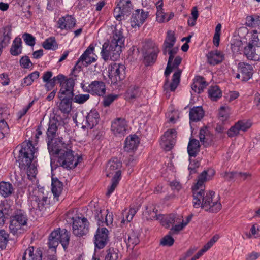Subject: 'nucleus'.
<instances>
[{
	"instance_id": "obj_1",
	"label": "nucleus",
	"mask_w": 260,
	"mask_h": 260,
	"mask_svg": "<svg viewBox=\"0 0 260 260\" xmlns=\"http://www.w3.org/2000/svg\"><path fill=\"white\" fill-rule=\"evenodd\" d=\"M192 196L194 208L201 207L205 211L211 213H217L221 209L219 197L216 196L215 192L212 191H205L204 189L196 190Z\"/></svg>"
},
{
	"instance_id": "obj_2",
	"label": "nucleus",
	"mask_w": 260,
	"mask_h": 260,
	"mask_svg": "<svg viewBox=\"0 0 260 260\" xmlns=\"http://www.w3.org/2000/svg\"><path fill=\"white\" fill-rule=\"evenodd\" d=\"M124 41L122 31L115 28L113 31L112 37L110 40L103 45L101 51L103 58L105 60L109 58L114 60L119 58Z\"/></svg>"
},
{
	"instance_id": "obj_3",
	"label": "nucleus",
	"mask_w": 260,
	"mask_h": 260,
	"mask_svg": "<svg viewBox=\"0 0 260 260\" xmlns=\"http://www.w3.org/2000/svg\"><path fill=\"white\" fill-rule=\"evenodd\" d=\"M35 147L31 141L24 142L22 143L21 148L19 151V154L16 158L17 162H19L20 169H27L28 176H34L37 168L32 164L34 157Z\"/></svg>"
},
{
	"instance_id": "obj_4",
	"label": "nucleus",
	"mask_w": 260,
	"mask_h": 260,
	"mask_svg": "<svg viewBox=\"0 0 260 260\" xmlns=\"http://www.w3.org/2000/svg\"><path fill=\"white\" fill-rule=\"evenodd\" d=\"M64 143L62 141H59V143L55 146L58 149L56 151H49L52 155H57V162L60 166L67 169L75 168L78 165L80 158L77 160L74 154V152L70 149L65 148Z\"/></svg>"
},
{
	"instance_id": "obj_5",
	"label": "nucleus",
	"mask_w": 260,
	"mask_h": 260,
	"mask_svg": "<svg viewBox=\"0 0 260 260\" xmlns=\"http://www.w3.org/2000/svg\"><path fill=\"white\" fill-rule=\"evenodd\" d=\"M69 232L66 229H58L50 234L48 245L49 249H51L53 252H55L59 243H60L63 248L66 249L69 245Z\"/></svg>"
},
{
	"instance_id": "obj_6",
	"label": "nucleus",
	"mask_w": 260,
	"mask_h": 260,
	"mask_svg": "<svg viewBox=\"0 0 260 260\" xmlns=\"http://www.w3.org/2000/svg\"><path fill=\"white\" fill-rule=\"evenodd\" d=\"M58 122L55 119L50 120L48 123V127L46 132L47 142L49 151H56L55 146L61 139H56V132L58 129Z\"/></svg>"
},
{
	"instance_id": "obj_7",
	"label": "nucleus",
	"mask_w": 260,
	"mask_h": 260,
	"mask_svg": "<svg viewBox=\"0 0 260 260\" xmlns=\"http://www.w3.org/2000/svg\"><path fill=\"white\" fill-rule=\"evenodd\" d=\"M144 61L147 66L153 63L156 60L159 50L156 44L151 40L145 42L142 48Z\"/></svg>"
},
{
	"instance_id": "obj_8",
	"label": "nucleus",
	"mask_w": 260,
	"mask_h": 260,
	"mask_svg": "<svg viewBox=\"0 0 260 260\" xmlns=\"http://www.w3.org/2000/svg\"><path fill=\"white\" fill-rule=\"evenodd\" d=\"M133 9L130 0H120L114 10V16L117 20L121 21L128 16Z\"/></svg>"
},
{
	"instance_id": "obj_9",
	"label": "nucleus",
	"mask_w": 260,
	"mask_h": 260,
	"mask_svg": "<svg viewBox=\"0 0 260 260\" xmlns=\"http://www.w3.org/2000/svg\"><path fill=\"white\" fill-rule=\"evenodd\" d=\"M125 67L124 65L114 63L108 68L109 77L112 83H116L123 79L125 77Z\"/></svg>"
},
{
	"instance_id": "obj_10",
	"label": "nucleus",
	"mask_w": 260,
	"mask_h": 260,
	"mask_svg": "<svg viewBox=\"0 0 260 260\" xmlns=\"http://www.w3.org/2000/svg\"><path fill=\"white\" fill-rule=\"evenodd\" d=\"M89 223L85 217H77L73 220V232L78 237L87 234L89 231Z\"/></svg>"
},
{
	"instance_id": "obj_11",
	"label": "nucleus",
	"mask_w": 260,
	"mask_h": 260,
	"mask_svg": "<svg viewBox=\"0 0 260 260\" xmlns=\"http://www.w3.org/2000/svg\"><path fill=\"white\" fill-rule=\"evenodd\" d=\"M121 167L122 164L117 158H114L109 160L106 167L107 177L121 178Z\"/></svg>"
},
{
	"instance_id": "obj_12",
	"label": "nucleus",
	"mask_w": 260,
	"mask_h": 260,
	"mask_svg": "<svg viewBox=\"0 0 260 260\" xmlns=\"http://www.w3.org/2000/svg\"><path fill=\"white\" fill-rule=\"evenodd\" d=\"M177 132L175 129L167 130L161 137L160 145L166 151L170 150L175 143Z\"/></svg>"
},
{
	"instance_id": "obj_13",
	"label": "nucleus",
	"mask_w": 260,
	"mask_h": 260,
	"mask_svg": "<svg viewBox=\"0 0 260 260\" xmlns=\"http://www.w3.org/2000/svg\"><path fill=\"white\" fill-rule=\"evenodd\" d=\"M108 230L106 228H99L94 235V243L95 249L103 248L109 241Z\"/></svg>"
},
{
	"instance_id": "obj_14",
	"label": "nucleus",
	"mask_w": 260,
	"mask_h": 260,
	"mask_svg": "<svg viewBox=\"0 0 260 260\" xmlns=\"http://www.w3.org/2000/svg\"><path fill=\"white\" fill-rule=\"evenodd\" d=\"M127 121L124 118H117L111 124V131L116 136H123L126 133L127 130Z\"/></svg>"
},
{
	"instance_id": "obj_15",
	"label": "nucleus",
	"mask_w": 260,
	"mask_h": 260,
	"mask_svg": "<svg viewBox=\"0 0 260 260\" xmlns=\"http://www.w3.org/2000/svg\"><path fill=\"white\" fill-rule=\"evenodd\" d=\"M60 83V89L58 95H66L70 98H73L74 94V87L75 85V82L73 78H70L62 79Z\"/></svg>"
},
{
	"instance_id": "obj_16",
	"label": "nucleus",
	"mask_w": 260,
	"mask_h": 260,
	"mask_svg": "<svg viewBox=\"0 0 260 260\" xmlns=\"http://www.w3.org/2000/svg\"><path fill=\"white\" fill-rule=\"evenodd\" d=\"M148 16V12L143 9H137L133 13L131 18V26L133 28L140 27Z\"/></svg>"
},
{
	"instance_id": "obj_17",
	"label": "nucleus",
	"mask_w": 260,
	"mask_h": 260,
	"mask_svg": "<svg viewBox=\"0 0 260 260\" xmlns=\"http://www.w3.org/2000/svg\"><path fill=\"white\" fill-rule=\"evenodd\" d=\"M84 90L93 95L103 96L106 93L105 84L101 81H94L86 87Z\"/></svg>"
},
{
	"instance_id": "obj_18",
	"label": "nucleus",
	"mask_w": 260,
	"mask_h": 260,
	"mask_svg": "<svg viewBox=\"0 0 260 260\" xmlns=\"http://www.w3.org/2000/svg\"><path fill=\"white\" fill-rule=\"evenodd\" d=\"M94 49V47L93 45L90 44L83 54L80 56L76 63V66H78L79 67H81L82 65L87 66L95 61V57L90 56V55L93 53Z\"/></svg>"
},
{
	"instance_id": "obj_19",
	"label": "nucleus",
	"mask_w": 260,
	"mask_h": 260,
	"mask_svg": "<svg viewBox=\"0 0 260 260\" xmlns=\"http://www.w3.org/2000/svg\"><path fill=\"white\" fill-rule=\"evenodd\" d=\"M243 53L249 60H260V46H254L248 44L244 47Z\"/></svg>"
},
{
	"instance_id": "obj_20",
	"label": "nucleus",
	"mask_w": 260,
	"mask_h": 260,
	"mask_svg": "<svg viewBox=\"0 0 260 260\" xmlns=\"http://www.w3.org/2000/svg\"><path fill=\"white\" fill-rule=\"evenodd\" d=\"M238 69L242 76L243 81H247L251 78L253 73V69L251 64L244 62H239L238 65Z\"/></svg>"
},
{
	"instance_id": "obj_21",
	"label": "nucleus",
	"mask_w": 260,
	"mask_h": 260,
	"mask_svg": "<svg viewBox=\"0 0 260 260\" xmlns=\"http://www.w3.org/2000/svg\"><path fill=\"white\" fill-rule=\"evenodd\" d=\"M57 28L63 29H70L75 27L76 25V20L74 17L71 15L60 18L57 22Z\"/></svg>"
},
{
	"instance_id": "obj_22",
	"label": "nucleus",
	"mask_w": 260,
	"mask_h": 260,
	"mask_svg": "<svg viewBox=\"0 0 260 260\" xmlns=\"http://www.w3.org/2000/svg\"><path fill=\"white\" fill-rule=\"evenodd\" d=\"M181 72L182 71L178 69L176 72H175L172 76V82L170 85H169L168 83V79L166 80L164 86V90L166 91V96H169V94L168 95V93H169L168 88L169 87H170V90L171 91H174L176 89L180 82Z\"/></svg>"
},
{
	"instance_id": "obj_23",
	"label": "nucleus",
	"mask_w": 260,
	"mask_h": 260,
	"mask_svg": "<svg viewBox=\"0 0 260 260\" xmlns=\"http://www.w3.org/2000/svg\"><path fill=\"white\" fill-rule=\"evenodd\" d=\"M42 249L37 248L35 250L34 247H28L25 250L23 255V260H42Z\"/></svg>"
},
{
	"instance_id": "obj_24",
	"label": "nucleus",
	"mask_w": 260,
	"mask_h": 260,
	"mask_svg": "<svg viewBox=\"0 0 260 260\" xmlns=\"http://www.w3.org/2000/svg\"><path fill=\"white\" fill-rule=\"evenodd\" d=\"M11 27L6 26L0 30V47L3 48L10 42L11 35Z\"/></svg>"
},
{
	"instance_id": "obj_25",
	"label": "nucleus",
	"mask_w": 260,
	"mask_h": 260,
	"mask_svg": "<svg viewBox=\"0 0 260 260\" xmlns=\"http://www.w3.org/2000/svg\"><path fill=\"white\" fill-rule=\"evenodd\" d=\"M61 102L59 103V109L63 113H69L72 110V102L73 98L66 95H58Z\"/></svg>"
},
{
	"instance_id": "obj_26",
	"label": "nucleus",
	"mask_w": 260,
	"mask_h": 260,
	"mask_svg": "<svg viewBox=\"0 0 260 260\" xmlns=\"http://www.w3.org/2000/svg\"><path fill=\"white\" fill-rule=\"evenodd\" d=\"M207 56L208 63L213 66L221 63L224 59V55L218 50L212 51Z\"/></svg>"
},
{
	"instance_id": "obj_27",
	"label": "nucleus",
	"mask_w": 260,
	"mask_h": 260,
	"mask_svg": "<svg viewBox=\"0 0 260 260\" xmlns=\"http://www.w3.org/2000/svg\"><path fill=\"white\" fill-rule=\"evenodd\" d=\"M99 118L98 111L95 109H91L86 117V126L92 129L98 124Z\"/></svg>"
},
{
	"instance_id": "obj_28",
	"label": "nucleus",
	"mask_w": 260,
	"mask_h": 260,
	"mask_svg": "<svg viewBox=\"0 0 260 260\" xmlns=\"http://www.w3.org/2000/svg\"><path fill=\"white\" fill-rule=\"evenodd\" d=\"M139 144L138 137L136 135L127 137L125 141L124 150L126 151L129 152L136 150Z\"/></svg>"
},
{
	"instance_id": "obj_29",
	"label": "nucleus",
	"mask_w": 260,
	"mask_h": 260,
	"mask_svg": "<svg viewBox=\"0 0 260 260\" xmlns=\"http://www.w3.org/2000/svg\"><path fill=\"white\" fill-rule=\"evenodd\" d=\"M183 217L178 214H170L163 221V225L167 229L182 222Z\"/></svg>"
},
{
	"instance_id": "obj_30",
	"label": "nucleus",
	"mask_w": 260,
	"mask_h": 260,
	"mask_svg": "<svg viewBox=\"0 0 260 260\" xmlns=\"http://www.w3.org/2000/svg\"><path fill=\"white\" fill-rule=\"evenodd\" d=\"M200 142L195 139H190L188 146L187 152L190 157H196L200 151Z\"/></svg>"
},
{
	"instance_id": "obj_31",
	"label": "nucleus",
	"mask_w": 260,
	"mask_h": 260,
	"mask_svg": "<svg viewBox=\"0 0 260 260\" xmlns=\"http://www.w3.org/2000/svg\"><path fill=\"white\" fill-rule=\"evenodd\" d=\"M125 241L128 248L133 249L134 246L140 242L139 233L137 232L132 231L128 235L127 239H125Z\"/></svg>"
},
{
	"instance_id": "obj_32",
	"label": "nucleus",
	"mask_w": 260,
	"mask_h": 260,
	"mask_svg": "<svg viewBox=\"0 0 260 260\" xmlns=\"http://www.w3.org/2000/svg\"><path fill=\"white\" fill-rule=\"evenodd\" d=\"M204 111L201 107H194L189 111V118L192 121H198L204 116Z\"/></svg>"
},
{
	"instance_id": "obj_33",
	"label": "nucleus",
	"mask_w": 260,
	"mask_h": 260,
	"mask_svg": "<svg viewBox=\"0 0 260 260\" xmlns=\"http://www.w3.org/2000/svg\"><path fill=\"white\" fill-rule=\"evenodd\" d=\"M249 176H250L249 173L237 172H225L222 174L223 177L228 181H232L236 178H241L245 180Z\"/></svg>"
},
{
	"instance_id": "obj_34",
	"label": "nucleus",
	"mask_w": 260,
	"mask_h": 260,
	"mask_svg": "<svg viewBox=\"0 0 260 260\" xmlns=\"http://www.w3.org/2000/svg\"><path fill=\"white\" fill-rule=\"evenodd\" d=\"M51 190L56 198H58L63 189V184L56 178H52Z\"/></svg>"
},
{
	"instance_id": "obj_35",
	"label": "nucleus",
	"mask_w": 260,
	"mask_h": 260,
	"mask_svg": "<svg viewBox=\"0 0 260 260\" xmlns=\"http://www.w3.org/2000/svg\"><path fill=\"white\" fill-rule=\"evenodd\" d=\"M13 192L14 188L11 183L4 181L0 183V194L3 197H8Z\"/></svg>"
},
{
	"instance_id": "obj_36",
	"label": "nucleus",
	"mask_w": 260,
	"mask_h": 260,
	"mask_svg": "<svg viewBox=\"0 0 260 260\" xmlns=\"http://www.w3.org/2000/svg\"><path fill=\"white\" fill-rule=\"evenodd\" d=\"M22 40L20 38H16L13 41L10 49V53L12 55L17 56L22 52Z\"/></svg>"
},
{
	"instance_id": "obj_37",
	"label": "nucleus",
	"mask_w": 260,
	"mask_h": 260,
	"mask_svg": "<svg viewBox=\"0 0 260 260\" xmlns=\"http://www.w3.org/2000/svg\"><path fill=\"white\" fill-rule=\"evenodd\" d=\"M208 94L212 101H217L221 97L222 92L218 86H214L208 89Z\"/></svg>"
},
{
	"instance_id": "obj_38",
	"label": "nucleus",
	"mask_w": 260,
	"mask_h": 260,
	"mask_svg": "<svg viewBox=\"0 0 260 260\" xmlns=\"http://www.w3.org/2000/svg\"><path fill=\"white\" fill-rule=\"evenodd\" d=\"M207 171H204L199 176L198 180L197 183L192 188V193L195 190H200L201 189H203V184L204 182L207 180Z\"/></svg>"
},
{
	"instance_id": "obj_39",
	"label": "nucleus",
	"mask_w": 260,
	"mask_h": 260,
	"mask_svg": "<svg viewBox=\"0 0 260 260\" xmlns=\"http://www.w3.org/2000/svg\"><path fill=\"white\" fill-rule=\"evenodd\" d=\"M119 255V253L118 249L110 248L106 250L105 260H118Z\"/></svg>"
},
{
	"instance_id": "obj_40",
	"label": "nucleus",
	"mask_w": 260,
	"mask_h": 260,
	"mask_svg": "<svg viewBox=\"0 0 260 260\" xmlns=\"http://www.w3.org/2000/svg\"><path fill=\"white\" fill-rule=\"evenodd\" d=\"M137 211V209L135 208H131L128 211L126 210L122 212L123 219L121 221V223H124L125 220L127 222H130L133 219Z\"/></svg>"
},
{
	"instance_id": "obj_41",
	"label": "nucleus",
	"mask_w": 260,
	"mask_h": 260,
	"mask_svg": "<svg viewBox=\"0 0 260 260\" xmlns=\"http://www.w3.org/2000/svg\"><path fill=\"white\" fill-rule=\"evenodd\" d=\"M42 46L46 50H55L57 48V44L54 37H50L42 43Z\"/></svg>"
},
{
	"instance_id": "obj_42",
	"label": "nucleus",
	"mask_w": 260,
	"mask_h": 260,
	"mask_svg": "<svg viewBox=\"0 0 260 260\" xmlns=\"http://www.w3.org/2000/svg\"><path fill=\"white\" fill-rule=\"evenodd\" d=\"M23 225L20 224V223L15 220V219H12L9 229L11 233L13 235L18 234L21 233V227Z\"/></svg>"
},
{
	"instance_id": "obj_43",
	"label": "nucleus",
	"mask_w": 260,
	"mask_h": 260,
	"mask_svg": "<svg viewBox=\"0 0 260 260\" xmlns=\"http://www.w3.org/2000/svg\"><path fill=\"white\" fill-rule=\"evenodd\" d=\"M140 95V89L136 86H131L127 91V96L128 98L133 99Z\"/></svg>"
},
{
	"instance_id": "obj_44",
	"label": "nucleus",
	"mask_w": 260,
	"mask_h": 260,
	"mask_svg": "<svg viewBox=\"0 0 260 260\" xmlns=\"http://www.w3.org/2000/svg\"><path fill=\"white\" fill-rule=\"evenodd\" d=\"M187 224V222H184L183 219L182 222L180 223H177L172 226L169 232L170 234H178L180 231L183 230V229Z\"/></svg>"
},
{
	"instance_id": "obj_45",
	"label": "nucleus",
	"mask_w": 260,
	"mask_h": 260,
	"mask_svg": "<svg viewBox=\"0 0 260 260\" xmlns=\"http://www.w3.org/2000/svg\"><path fill=\"white\" fill-rule=\"evenodd\" d=\"M12 219H15L20 222V224L24 225L26 224L27 220L26 215L21 210L17 211Z\"/></svg>"
},
{
	"instance_id": "obj_46",
	"label": "nucleus",
	"mask_w": 260,
	"mask_h": 260,
	"mask_svg": "<svg viewBox=\"0 0 260 260\" xmlns=\"http://www.w3.org/2000/svg\"><path fill=\"white\" fill-rule=\"evenodd\" d=\"M108 210L106 211H102L100 210H96L95 215V219L97 220V223L99 226L103 225V223H105V217L106 215V213L107 212Z\"/></svg>"
},
{
	"instance_id": "obj_47",
	"label": "nucleus",
	"mask_w": 260,
	"mask_h": 260,
	"mask_svg": "<svg viewBox=\"0 0 260 260\" xmlns=\"http://www.w3.org/2000/svg\"><path fill=\"white\" fill-rule=\"evenodd\" d=\"M229 112L230 107L228 106L224 105L220 107L219 115L221 121H224L228 119L229 116Z\"/></svg>"
},
{
	"instance_id": "obj_48",
	"label": "nucleus",
	"mask_w": 260,
	"mask_h": 260,
	"mask_svg": "<svg viewBox=\"0 0 260 260\" xmlns=\"http://www.w3.org/2000/svg\"><path fill=\"white\" fill-rule=\"evenodd\" d=\"M208 134L209 131L206 128H203L200 131V140L204 145L208 144Z\"/></svg>"
},
{
	"instance_id": "obj_49",
	"label": "nucleus",
	"mask_w": 260,
	"mask_h": 260,
	"mask_svg": "<svg viewBox=\"0 0 260 260\" xmlns=\"http://www.w3.org/2000/svg\"><path fill=\"white\" fill-rule=\"evenodd\" d=\"M9 235L4 230H0V248L2 249L6 247L8 242Z\"/></svg>"
},
{
	"instance_id": "obj_50",
	"label": "nucleus",
	"mask_w": 260,
	"mask_h": 260,
	"mask_svg": "<svg viewBox=\"0 0 260 260\" xmlns=\"http://www.w3.org/2000/svg\"><path fill=\"white\" fill-rule=\"evenodd\" d=\"M89 97L90 96L88 94H79L74 96H73L72 101L75 103L82 104L86 102L89 99Z\"/></svg>"
},
{
	"instance_id": "obj_51",
	"label": "nucleus",
	"mask_w": 260,
	"mask_h": 260,
	"mask_svg": "<svg viewBox=\"0 0 260 260\" xmlns=\"http://www.w3.org/2000/svg\"><path fill=\"white\" fill-rule=\"evenodd\" d=\"M9 127L7 122L2 119L0 121V139L9 133Z\"/></svg>"
},
{
	"instance_id": "obj_52",
	"label": "nucleus",
	"mask_w": 260,
	"mask_h": 260,
	"mask_svg": "<svg viewBox=\"0 0 260 260\" xmlns=\"http://www.w3.org/2000/svg\"><path fill=\"white\" fill-rule=\"evenodd\" d=\"M246 20L248 23V26H253L254 25L260 26V16H248L246 17Z\"/></svg>"
},
{
	"instance_id": "obj_53",
	"label": "nucleus",
	"mask_w": 260,
	"mask_h": 260,
	"mask_svg": "<svg viewBox=\"0 0 260 260\" xmlns=\"http://www.w3.org/2000/svg\"><path fill=\"white\" fill-rule=\"evenodd\" d=\"M249 45L254 46H260V35L258 34L256 30H253L251 40Z\"/></svg>"
},
{
	"instance_id": "obj_54",
	"label": "nucleus",
	"mask_w": 260,
	"mask_h": 260,
	"mask_svg": "<svg viewBox=\"0 0 260 260\" xmlns=\"http://www.w3.org/2000/svg\"><path fill=\"white\" fill-rule=\"evenodd\" d=\"M120 179L121 178H112L111 180V184L110 186H108L107 188V191L106 193L107 196H110L114 191Z\"/></svg>"
},
{
	"instance_id": "obj_55",
	"label": "nucleus",
	"mask_w": 260,
	"mask_h": 260,
	"mask_svg": "<svg viewBox=\"0 0 260 260\" xmlns=\"http://www.w3.org/2000/svg\"><path fill=\"white\" fill-rule=\"evenodd\" d=\"M22 38L25 43L30 46H34L35 44V38L32 35L28 33H25L22 36Z\"/></svg>"
},
{
	"instance_id": "obj_56",
	"label": "nucleus",
	"mask_w": 260,
	"mask_h": 260,
	"mask_svg": "<svg viewBox=\"0 0 260 260\" xmlns=\"http://www.w3.org/2000/svg\"><path fill=\"white\" fill-rule=\"evenodd\" d=\"M194 82L196 83L197 86L200 87V90L202 91H203L207 85V83L204 78L201 76L196 77L194 79Z\"/></svg>"
},
{
	"instance_id": "obj_57",
	"label": "nucleus",
	"mask_w": 260,
	"mask_h": 260,
	"mask_svg": "<svg viewBox=\"0 0 260 260\" xmlns=\"http://www.w3.org/2000/svg\"><path fill=\"white\" fill-rule=\"evenodd\" d=\"M47 197H43L42 198H38L36 200V203L37 204V209L39 211H43L45 208V206L47 205Z\"/></svg>"
},
{
	"instance_id": "obj_58",
	"label": "nucleus",
	"mask_w": 260,
	"mask_h": 260,
	"mask_svg": "<svg viewBox=\"0 0 260 260\" xmlns=\"http://www.w3.org/2000/svg\"><path fill=\"white\" fill-rule=\"evenodd\" d=\"M171 234H169L165 236L161 240L160 243L163 246H171L174 242V240L171 236Z\"/></svg>"
},
{
	"instance_id": "obj_59",
	"label": "nucleus",
	"mask_w": 260,
	"mask_h": 260,
	"mask_svg": "<svg viewBox=\"0 0 260 260\" xmlns=\"http://www.w3.org/2000/svg\"><path fill=\"white\" fill-rule=\"evenodd\" d=\"M20 63L23 68L25 69L32 66V63L27 56H23L20 60Z\"/></svg>"
},
{
	"instance_id": "obj_60",
	"label": "nucleus",
	"mask_w": 260,
	"mask_h": 260,
	"mask_svg": "<svg viewBox=\"0 0 260 260\" xmlns=\"http://www.w3.org/2000/svg\"><path fill=\"white\" fill-rule=\"evenodd\" d=\"M237 123L238 125L240 131H242L243 132L246 131L251 126L250 122L244 120L239 121L237 122Z\"/></svg>"
},
{
	"instance_id": "obj_61",
	"label": "nucleus",
	"mask_w": 260,
	"mask_h": 260,
	"mask_svg": "<svg viewBox=\"0 0 260 260\" xmlns=\"http://www.w3.org/2000/svg\"><path fill=\"white\" fill-rule=\"evenodd\" d=\"M117 98V95L110 94L105 96L103 101V104L104 107L109 106Z\"/></svg>"
},
{
	"instance_id": "obj_62",
	"label": "nucleus",
	"mask_w": 260,
	"mask_h": 260,
	"mask_svg": "<svg viewBox=\"0 0 260 260\" xmlns=\"http://www.w3.org/2000/svg\"><path fill=\"white\" fill-rule=\"evenodd\" d=\"M240 129L238 125L236 123L228 131V135L230 137H233L237 135L239 133Z\"/></svg>"
},
{
	"instance_id": "obj_63",
	"label": "nucleus",
	"mask_w": 260,
	"mask_h": 260,
	"mask_svg": "<svg viewBox=\"0 0 260 260\" xmlns=\"http://www.w3.org/2000/svg\"><path fill=\"white\" fill-rule=\"evenodd\" d=\"M174 13L171 12L169 14V16L167 18H166V17L165 15H164L163 14H161L160 13H158L157 14L156 18H157V21H159V22H162L165 21L168 22L170 19H171L174 17Z\"/></svg>"
},
{
	"instance_id": "obj_64",
	"label": "nucleus",
	"mask_w": 260,
	"mask_h": 260,
	"mask_svg": "<svg viewBox=\"0 0 260 260\" xmlns=\"http://www.w3.org/2000/svg\"><path fill=\"white\" fill-rule=\"evenodd\" d=\"M64 78V76L62 74H59L56 77H53L52 79H50L49 82L48 83H50L52 87H53L56 82L57 81L58 83L60 84V82H62L63 79Z\"/></svg>"
}]
</instances>
